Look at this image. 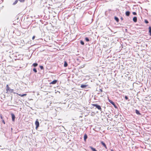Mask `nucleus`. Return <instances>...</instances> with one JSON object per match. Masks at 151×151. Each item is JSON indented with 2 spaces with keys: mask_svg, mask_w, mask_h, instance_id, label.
Instances as JSON below:
<instances>
[{
  "mask_svg": "<svg viewBox=\"0 0 151 151\" xmlns=\"http://www.w3.org/2000/svg\"><path fill=\"white\" fill-rule=\"evenodd\" d=\"M92 105L93 106H95L96 107V108H97L100 111H101L102 109L101 106L99 105H98L97 104H92Z\"/></svg>",
  "mask_w": 151,
  "mask_h": 151,
  "instance_id": "f257e3e1",
  "label": "nucleus"
},
{
  "mask_svg": "<svg viewBox=\"0 0 151 151\" xmlns=\"http://www.w3.org/2000/svg\"><path fill=\"white\" fill-rule=\"evenodd\" d=\"M6 91H9L11 93H12L13 92V90L10 88L9 87L8 85H6Z\"/></svg>",
  "mask_w": 151,
  "mask_h": 151,
  "instance_id": "f03ea898",
  "label": "nucleus"
},
{
  "mask_svg": "<svg viewBox=\"0 0 151 151\" xmlns=\"http://www.w3.org/2000/svg\"><path fill=\"white\" fill-rule=\"evenodd\" d=\"M35 124L36 126V128L37 129V128L39 126V123L38 121V119H37L35 122Z\"/></svg>",
  "mask_w": 151,
  "mask_h": 151,
  "instance_id": "7ed1b4c3",
  "label": "nucleus"
},
{
  "mask_svg": "<svg viewBox=\"0 0 151 151\" xmlns=\"http://www.w3.org/2000/svg\"><path fill=\"white\" fill-rule=\"evenodd\" d=\"M11 115L12 116V121L14 122L15 118V115L12 113L11 114Z\"/></svg>",
  "mask_w": 151,
  "mask_h": 151,
  "instance_id": "20e7f679",
  "label": "nucleus"
},
{
  "mask_svg": "<svg viewBox=\"0 0 151 151\" xmlns=\"http://www.w3.org/2000/svg\"><path fill=\"white\" fill-rule=\"evenodd\" d=\"M57 82V80H54L53 81H52L50 83V84H56Z\"/></svg>",
  "mask_w": 151,
  "mask_h": 151,
  "instance_id": "39448f33",
  "label": "nucleus"
},
{
  "mask_svg": "<svg viewBox=\"0 0 151 151\" xmlns=\"http://www.w3.org/2000/svg\"><path fill=\"white\" fill-rule=\"evenodd\" d=\"M100 142L105 147L106 149L107 148L106 145L103 141H101Z\"/></svg>",
  "mask_w": 151,
  "mask_h": 151,
  "instance_id": "423d86ee",
  "label": "nucleus"
},
{
  "mask_svg": "<svg viewBox=\"0 0 151 151\" xmlns=\"http://www.w3.org/2000/svg\"><path fill=\"white\" fill-rule=\"evenodd\" d=\"M133 20L134 22H136L137 21V17H134L133 18Z\"/></svg>",
  "mask_w": 151,
  "mask_h": 151,
  "instance_id": "0eeeda50",
  "label": "nucleus"
},
{
  "mask_svg": "<svg viewBox=\"0 0 151 151\" xmlns=\"http://www.w3.org/2000/svg\"><path fill=\"white\" fill-rule=\"evenodd\" d=\"M135 112H136V114L138 115H141L140 113L139 112V111L137 109H136Z\"/></svg>",
  "mask_w": 151,
  "mask_h": 151,
  "instance_id": "6e6552de",
  "label": "nucleus"
},
{
  "mask_svg": "<svg viewBox=\"0 0 151 151\" xmlns=\"http://www.w3.org/2000/svg\"><path fill=\"white\" fill-rule=\"evenodd\" d=\"M130 12L129 11H127L125 13L126 15L127 16H129L130 15Z\"/></svg>",
  "mask_w": 151,
  "mask_h": 151,
  "instance_id": "1a4fd4ad",
  "label": "nucleus"
},
{
  "mask_svg": "<svg viewBox=\"0 0 151 151\" xmlns=\"http://www.w3.org/2000/svg\"><path fill=\"white\" fill-rule=\"evenodd\" d=\"M149 35L151 36V27H149Z\"/></svg>",
  "mask_w": 151,
  "mask_h": 151,
  "instance_id": "9d476101",
  "label": "nucleus"
},
{
  "mask_svg": "<svg viewBox=\"0 0 151 151\" xmlns=\"http://www.w3.org/2000/svg\"><path fill=\"white\" fill-rule=\"evenodd\" d=\"M87 138V136L86 134H85L84 136V141H86Z\"/></svg>",
  "mask_w": 151,
  "mask_h": 151,
  "instance_id": "9b49d317",
  "label": "nucleus"
},
{
  "mask_svg": "<svg viewBox=\"0 0 151 151\" xmlns=\"http://www.w3.org/2000/svg\"><path fill=\"white\" fill-rule=\"evenodd\" d=\"M89 147L93 151H97L95 148H94L92 146H90Z\"/></svg>",
  "mask_w": 151,
  "mask_h": 151,
  "instance_id": "f8f14e48",
  "label": "nucleus"
},
{
  "mask_svg": "<svg viewBox=\"0 0 151 151\" xmlns=\"http://www.w3.org/2000/svg\"><path fill=\"white\" fill-rule=\"evenodd\" d=\"M68 66V63L66 61H65L64 62V67H66Z\"/></svg>",
  "mask_w": 151,
  "mask_h": 151,
  "instance_id": "ddd939ff",
  "label": "nucleus"
},
{
  "mask_svg": "<svg viewBox=\"0 0 151 151\" xmlns=\"http://www.w3.org/2000/svg\"><path fill=\"white\" fill-rule=\"evenodd\" d=\"M114 19L117 22H119V19L117 17H115Z\"/></svg>",
  "mask_w": 151,
  "mask_h": 151,
  "instance_id": "4468645a",
  "label": "nucleus"
},
{
  "mask_svg": "<svg viewBox=\"0 0 151 151\" xmlns=\"http://www.w3.org/2000/svg\"><path fill=\"white\" fill-rule=\"evenodd\" d=\"M38 65V64L37 63H34L32 65V66L34 67H36Z\"/></svg>",
  "mask_w": 151,
  "mask_h": 151,
  "instance_id": "2eb2a0df",
  "label": "nucleus"
},
{
  "mask_svg": "<svg viewBox=\"0 0 151 151\" xmlns=\"http://www.w3.org/2000/svg\"><path fill=\"white\" fill-rule=\"evenodd\" d=\"M108 101H109V102H110V103H111L112 105H113V104H114V102H113L112 100H111L109 99H108Z\"/></svg>",
  "mask_w": 151,
  "mask_h": 151,
  "instance_id": "dca6fc26",
  "label": "nucleus"
},
{
  "mask_svg": "<svg viewBox=\"0 0 151 151\" xmlns=\"http://www.w3.org/2000/svg\"><path fill=\"white\" fill-rule=\"evenodd\" d=\"M87 86V85H81V88H84L86 87Z\"/></svg>",
  "mask_w": 151,
  "mask_h": 151,
  "instance_id": "f3484780",
  "label": "nucleus"
},
{
  "mask_svg": "<svg viewBox=\"0 0 151 151\" xmlns=\"http://www.w3.org/2000/svg\"><path fill=\"white\" fill-rule=\"evenodd\" d=\"M18 0H16L13 3V5H15L18 2Z\"/></svg>",
  "mask_w": 151,
  "mask_h": 151,
  "instance_id": "a211bd4d",
  "label": "nucleus"
},
{
  "mask_svg": "<svg viewBox=\"0 0 151 151\" xmlns=\"http://www.w3.org/2000/svg\"><path fill=\"white\" fill-rule=\"evenodd\" d=\"M33 71L35 73H37V69H36V68H34L33 69Z\"/></svg>",
  "mask_w": 151,
  "mask_h": 151,
  "instance_id": "6ab92c4d",
  "label": "nucleus"
},
{
  "mask_svg": "<svg viewBox=\"0 0 151 151\" xmlns=\"http://www.w3.org/2000/svg\"><path fill=\"white\" fill-rule=\"evenodd\" d=\"M85 40H86V41H87V42H88L89 41V39L87 37H86L85 38Z\"/></svg>",
  "mask_w": 151,
  "mask_h": 151,
  "instance_id": "aec40b11",
  "label": "nucleus"
},
{
  "mask_svg": "<svg viewBox=\"0 0 151 151\" xmlns=\"http://www.w3.org/2000/svg\"><path fill=\"white\" fill-rule=\"evenodd\" d=\"M144 22L146 24H148L149 23V22L148 21L147 19H145Z\"/></svg>",
  "mask_w": 151,
  "mask_h": 151,
  "instance_id": "412c9836",
  "label": "nucleus"
},
{
  "mask_svg": "<svg viewBox=\"0 0 151 151\" xmlns=\"http://www.w3.org/2000/svg\"><path fill=\"white\" fill-rule=\"evenodd\" d=\"M80 43L82 45H83L84 44V42L82 40H81L80 41Z\"/></svg>",
  "mask_w": 151,
  "mask_h": 151,
  "instance_id": "4be33fe9",
  "label": "nucleus"
},
{
  "mask_svg": "<svg viewBox=\"0 0 151 151\" xmlns=\"http://www.w3.org/2000/svg\"><path fill=\"white\" fill-rule=\"evenodd\" d=\"M20 2L23 3L24 2L25 0H18Z\"/></svg>",
  "mask_w": 151,
  "mask_h": 151,
  "instance_id": "5701e85b",
  "label": "nucleus"
},
{
  "mask_svg": "<svg viewBox=\"0 0 151 151\" xmlns=\"http://www.w3.org/2000/svg\"><path fill=\"white\" fill-rule=\"evenodd\" d=\"M112 105L114 106L115 108H117V107L116 105L115 104V103L114 104H113Z\"/></svg>",
  "mask_w": 151,
  "mask_h": 151,
  "instance_id": "b1692460",
  "label": "nucleus"
},
{
  "mask_svg": "<svg viewBox=\"0 0 151 151\" xmlns=\"http://www.w3.org/2000/svg\"><path fill=\"white\" fill-rule=\"evenodd\" d=\"M112 105L114 106L115 108H117V107L116 105L115 104V103L114 104H113Z\"/></svg>",
  "mask_w": 151,
  "mask_h": 151,
  "instance_id": "393cba45",
  "label": "nucleus"
},
{
  "mask_svg": "<svg viewBox=\"0 0 151 151\" xmlns=\"http://www.w3.org/2000/svg\"><path fill=\"white\" fill-rule=\"evenodd\" d=\"M40 67L41 69L43 70L44 69V67L42 66H40Z\"/></svg>",
  "mask_w": 151,
  "mask_h": 151,
  "instance_id": "a878e982",
  "label": "nucleus"
},
{
  "mask_svg": "<svg viewBox=\"0 0 151 151\" xmlns=\"http://www.w3.org/2000/svg\"><path fill=\"white\" fill-rule=\"evenodd\" d=\"M132 14L134 15H136L137 14V13L135 12H133Z\"/></svg>",
  "mask_w": 151,
  "mask_h": 151,
  "instance_id": "bb28decb",
  "label": "nucleus"
},
{
  "mask_svg": "<svg viewBox=\"0 0 151 151\" xmlns=\"http://www.w3.org/2000/svg\"><path fill=\"white\" fill-rule=\"evenodd\" d=\"M125 98L126 100H127L128 99V98L127 96H125Z\"/></svg>",
  "mask_w": 151,
  "mask_h": 151,
  "instance_id": "cd10ccee",
  "label": "nucleus"
},
{
  "mask_svg": "<svg viewBox=\"0 0 151 151\" xmlns=\"http://www.w3.org/2000/svg\"><path fill=\"white\" fill-rule=\"evenodd\" d=\"M2 122L4 124H5V122L4 121V119H2Z\"/></svg>",
  "mask_w": 151,
  "mask_h": 151,
  "instance_id": "c85d7f7f",
  "label": "nucleus"
},
{
  "mask_svg": "<svg viewBox=\"0 0 151 151\" xmlns=\"http://www.w3.org/2000/svg\"><path fill=\"white\" fill-rule=\"evenodd\" d=\"M0 118H1V119L2 120L3 119V117H2V115H0Z\"/></svg>",
  "mask_w": 151,
  "mask_h": 151,
  "instance_id": "c756f323",
  "label": "nucleus"
},
{
  "mask_svg": "<svg viewBox=\"0 0 151 151\" xmlns=\"http://www.w3.org/2000/svg\"><path fill=\"white\" fill-rule=\"evenodd\" d=\"M104 96V94H102V93H101V97H103Z\"/></svg>",
  "mask_w": 151,
  "mask_h": 151,
  "instance_id": "7c9ffc66",
  "label": "nucleus"
},
{
  "mask_svg": "<svg viewBox=\"0 0 151 151\" xmlns=\"http://www.w3.org/2000/svg\"><path fill=\"white\" fill-rule=\"evenodd\" d=\"M19 95L21 97H23V94H19Z\"/></svg>",
  "mask_w": 151,
  "mask_h": 151,
  "instance_id": "2f4dec72",
  "label": "nucleus"
},
{
  "mask_svg": "<svg viewBox=\"0 0 151 151\" xmlns=\"http://www.w3.org/2000/svg\"><path fill=\"white\" fill-rule=\"evenodd\" d=\"M23 96H26L27 95V94H23Z\"/></svg>",
  "mask_w": 151,
  "mask_h": 151,
  "instance_id": "473e14b6",
  "label": "nucleus"
},
{
  "mask_svg": "<svg viewBox=\"0 0 151 151\" xmlns=\"http://www.w3.org/2000/svg\"><path fill=\"white\" fill-rule=\"evenodd\" d=\"M35 38V36H34L32 37V39L33 40Z\"/></svg>",
  "mask_w": 151,
  "mask_h": 151,
  "instance_id": "72a5a7b5",
  "label": "nucleus"
},
{
  "mask_svg": "<svg viewBox=\"0 0 151 151\" xmlns=\"http://www.w3.org/2000/svg\"><path fill=\"white\" fill-rule=\"evenodd\" d=\"M99 90L101 91V92H102L103 91L102 89H100Z\"/></svg>",
  "mask_w": 151,
  "mask_h": 151,
  "instance_id": "f704fd0d",
  "label": "nucleus"
},
{
  "mask_svg": "<svg viewBox=\"0 0 151 151\" xmlns=\"http://www.w3.org/2000/svg\"><path fill=\"white\" fill-rule=\"evenodd\" d=\"M120 19L122 20H123V18L122 17H121L120 18Z\"/></svg>",
  "mask_w": 151,
  "mask_h": 151,
  "instance_id": "c9c22d12",
  "label": "nucleus"
},
{
  "mask_svg": "<svg viewBox=\"0 0 151 151\" xmlns=\"http://www.w3.org/2000/svg\"><path fill=\"white\" fill-rule=\"evenodd\" d=\"M111 151H114V150H111Z\"/></svg>",
  "mask_w": 151,
  "mask_h": 151,
  "instance_id": "e433bc0d",
  "label": "nucleus"
},
{
  "mask_svg": "<svg viewBox=\"0 0 151 151\" xmlns=\"http://www.w3.org/2000/svg\"><path fill=\"white\" fill-rule=\"evenodd\" d=\"M127 29H126V31H127Z\"/></svg>",
  "mask_w": 151,
  "mask_h": 151,
  "instance_id": "4c0bfd02",
  "label": "nucleus"
},
{
  "mask_svg": "<svg viewBox=\"0 0 151 151\" xmlns=\"http://www.w3.org/2000/svg\"><path fill=\"white\" fill-rule=\"evenodd\" d=\"M98 94H100V93H98Z\"/></svg>",
  "mask_w": 151,
  "mask_h": 151,
  "instance_id": "58836bf2",
  "label": "nucleus"
}]
</instances>
